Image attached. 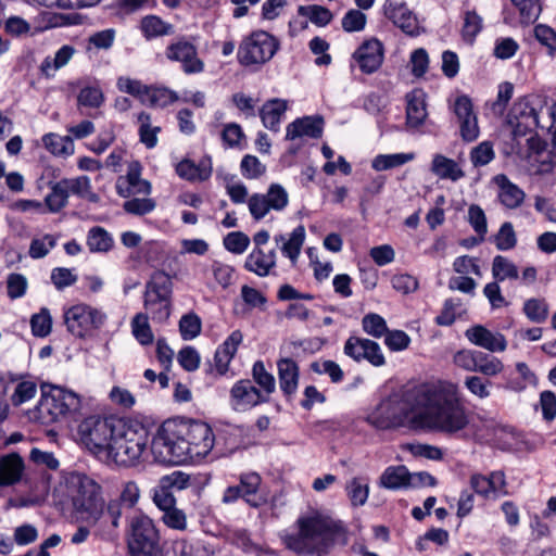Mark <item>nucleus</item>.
Wrapping results in <instances>:
<instances>
[{
	"label": "nucleus",
	"mask_w": 556,
	"mask_h": 556,
	"mask_svg": "<svg viewBox=\"0 0 556 556\" xmlns=\"http://www.w3.org/2000/svg\"><path fill=\"white\" fill-rule=\"evenodd\" d=\"M249 244L250 238L241 231L229 232L224 238L225 248L235 254H242L248 249Z\"/></svg>",
	"instance_id": "62"
},
{
	"label": "nucleus",
	"mask_w": 556,
	"mask_h": 556,
	"mask_svg": "<svg viewBox=\"0 0 556 556\" xmlns=\"http://www.w3.org/2000/svg\"><path fill=\"white\" fill-rule=\"evenodd\" d=\"M493 181L498 188L497 199L503 206L508 210L521 206L526 198V193L521 188L511 182L504 174L496 175Z\"/></svg>",
	"instance_id": "21"
},
{
	"label": "nucleus",
	"mask_w": 556,
	"mask_h": 556,
	"mask_svg": "<svg viewBox=\"0 0 556 556\" xmlns=\"http://www.w3.org/2000/svg\"><path fill=\"white\" fill-rule=\"evenodd\" d=\"M179 331L184 340H192L201 332V319L194 313L184 315L179 320Z\"/></svg>",
	"instance_id": "51"
},
{
	"label": "nucleus",
	"mask_w": 556,
	"mask_h": 556,
	"mask_svg": "<svg viewBox=\"0 0 556 556\" xmlns=\"http://www.w3.org/2000/svg\"><path fill=\"white\" fill-rule=\"evenodd\" d=\"M367 22V16L361 10L351 9L342 17L341 25L346 33L362 31Z\"/></svg>",
	"instance_id": "54"
},
{
	"label": "nucleus",
	"mask_w": 556,
	"mask_h": 556,
	"mask_svg": "<svg viewBox=\"0 0 556 556\" xmlns=\"http://www.w3.org/2000/svg\"><path fill=\"white\" fill-rule=\"evenodd\" d=\"M286 110L287 102L285 100L273 99L267 101L260 112L263 125L270 130L277 131Z\"/></svg>",
	"instance_id": "31"
},
{
	"label": "nucleus",
	"mask_w": 556,
	"mask_h": 556,
	"mask_svg": "<svg viewBox=\"0 0 556 556\" xmlns=\"http://www.w3.org/2000/svg\"><path fill=\"white\" fill-rule=\"evenodd\" d=\"M364 74L377 72L383 63L384 49L381 41L376 38L365 40L352 54Z\"/></svg>",
	"instance_id": "17"
},
{
	"label": "nucleus",
	"mask_w": 556,
	"mask_h": 556,
	"mask_svg": "<svg viewBox=\"0 0 556 556\" xmlns=\"http://www.w3.org/2000/svg\"><path fill=\"white\" fill-rule=\"evenodd\" d=\"M243 336L239 330L231 332L225 342L216 350L214 365L217 374L223 376L227 372L229 364L242 342Z\"/></svg>",
	"instance_id": "23"
},
{
	"label": "nucleus",
	"mask_w": 556,
	"mask_h": 556,
	"mask_svg": "<svg viewBox=\"0 0 556 556\" xmlns=\"http://www.w3.org/2000/svg\"><path fill=\"white\" fill-rule=\"evenodd\" d=\"M87 245L90 252H108L113 247V238L102 227H92L87 235Z\"/></svg>",
	"instance_id": "37"
},
{
	"label": "nucleus",
	"mask_w": 556,
	"mask_h": 556,
	"mask_svg": "<svg viewBox=\"0 0 556 556\" xmlns=\"http://www.w3.org/2000/svg\"><path fill=\"white\" fill-rule=\"evenodd\" d=\"M465 336L472 344L490 352H504L507 348V341L502 333L492 332L481 325L468 328Z\"/></svg>",
	"instance_id": "20"
},
{
	"label": "nucleus",
	"mask_w": 556,
	"mask_h": 556,
	"mask_svg": "<svg viewBox=\"0 0 556 556\" xmlns=\"http://www.w3.org/2000/svg\"><path fill=\"white\" fill-rule=\"evenodd\" d=\"M277 369L280 390L286 396L290 397L298 390L299 366L292 358L285 357L277 362Z\"/></svg>",
	"instance_id": "22"
},
{
	"label": "nucleus",
	"mask_w": 556,
	"mask_h": 556,
	"mask_svg": "<svg viewBox=\"0 0 556 556\" xmlns=\"http://www.w3.org/2000/svg\"><path fill=\"white\" fill-rule=\"evenodd\" d=\"M104 97L100 88L85 87L77 97L78 104L88 108H99L103 103Z\"/></svg>",
	"instance_id": "64"
},
{
	"label": "nucleus",
	"mask_w": 556,
	"mask_h": 556,
	"mask_svg": "<svg viewBox=\"0 0 556 556\" xmlns=\"http://www.w3.org/2000/svg\"><path fill=\"white\" fill-rule=\"evenodd\" d=\"M24 468L23 459L17 454H10L0 460V485H12L22 476Z\"/></svg>",
	"instance_id": "28"
},
{
	"label": "nucleus",
	"mask_w": 556,
	"mask_h": 556,
	"mask_svg": "<svg viewBox=\"0 0 556 556\" xmlns=\"http://www.w3.org/2000/svg\"><path fill=\"white\" fill-rule=\"evenodd\" d=\"M494 243L500 251L511 250L517 244L516 232L513 224L505 222L494 237Z\"/></svg>",
	"instance_id": "48"
},
{
	"label": "nucleus",
	"mask_w": 556,
	"mask_h": 556,
	"mask_svg": "<svg viewBox=\"0 0 556 556\" xmlns=\"http://www.w3.org/2000/svg\"><path fill=\"white\" fill-rule=\"evenodd\" d=\"M139 126L140 141L148 148H154L157 143V134L161 131L159 126L151 125V116L146 112H141L137 117Z\"/></svg>",
	"instance_id": "42"
},
{
	"label": "nucleus",
	"mask_w": 556,
	"mask_h": 556,
	"mask_svg": "<svg viewBox=\"0 0 556 556\" xmlns=\"http://www.w3.org/2000/svg\"><path fill=\"white\" fill-rule=\"evenodd\" d=\"M252 377L253 381L257 383L260 390L264 395H269L276 390V380L275 377L268 372L265 368V365L262 361H257L254 363L252 367Z\"/></svg>",
	"instance_id": "41"
},
{
	"label": "nucleus",
	"mask_w": 556,
	"mask_h": 556,
	"mask_svg": "<svg viewBox=\"0 0 556 556\" xmlns=\"http://www.w3.org/2000/svg\"><path fill=\"white\" fill-rule=\"evenodd\" d=\"M420 408L427 426L447 435L463 437L470 424L458 386L450 381L421 383Z\"/></svg>",
	"instance_id": "2"
},
{
	"label": "nucleus",
	"mask_w": 556,
	"mask_h": 556,
	"mask_svg": "<svg viewBox=\"0 0 556 556\" xmlns=\"http://www.w3.org/2000/svg\"><path fill=\"white\" fill-rule=\"evenodd\" d=\"M406 123L410 127H418L427 118L426 99L421 90H413L406 96Z\"/></svg>",
	"instance_id": "27"
},
{
	"label": "nucleus",
	"mask_w": 556,
	"mask_h": 556,
	"mask_svg": "<svg viewBox=\"0 0 556 556\" xmlns=\"http://www.w3.org/2000/svg\"><path fill=\"white\" fill-rule=\"evenodd\" d=\"M240 169L242 175L248 179H256L265 174L266 166L254 155L243 156Z\"/></svg>",
	"instance_id": "58"
},
{
	"label": "nucleus",
	"mask_w": 556,
	"mask_h": 556,
	"mask_svg": "<svg viewBox=\"0 0 556 556\" xmlns=\"http://www.w3.org/2000/svg\"><path fill=\"white\" fill-rule=\"evenodd\" d=\"M517 121V125L525 127L539 126L538 113L534 108L530 106L527 101L520 100L514 104L510 112V122Z\"/></svg>",
	"instance_id": "36"
},
{
	"label": "nucleus",
	"mask_w": 556,
	"mask_h": 556,
	"mask_svg": "<svg viewBox=\"0 0 556 556\" xmlns=\"http://www.w3.org/2000/svg\"><path fill=\"white\" fill-rule=\"evenodd\" d=\"M116 420L101 416L85 418L78 426V434L83 444L93 453H110V445L115 433Z\"/></svg>",
	"instance_id": "10"
},
{
	"label": "nucleus",
	"mask_w": 556,
	"mask_h": 556,
	"mask_svg": "<svg viewBox=\"0 0 556 556\" xmlns=\"http://www.w3.org/2000/svg\"><path fill=\"white\" fill-rule=\"evenodd\" d=\"M468 220L475 231L480 236V241H482L488 232L486 217L483 210L477 204L470 205L468 208Z\"/></svg>",
	"instance_id": "59"
},
{
	"label": "nucleus",
	"mask_w": 556,
	"mask_h": 556,
	"mask_svg": "<svg viewBox=\"0 0 556 556\" xmlns=\"http://www.w3.org/2000/svg\"><path fill=\"white\" fill-rule=\"evenodd\" d=\"M410 472L405 466L388 467L380 477V484L387 489L409 486Z\"/></svg>",
	"instance_id": "33"
},
{
	"label": "nucleus",
	"mask_w": 556,
	"mask_h": 556,
	"mask_svg": "<svg viewBox=\"0 0 556 556\" xmlns=\"http://www.w3.org/2000/svg\"><path fill=\"white\" fill-rule=\"evenodd\" d=\"M344 353L356 362L366 359L376 367H380L386 363L380 345L369 339L350 337L345 341Z\"/></svg>",
	"instance_id": "16"
},
{
	"label": "nucleus",
	"mask_w": 556,
	"mask_h": 556,
	"mask_svg": "<svg viewBox=\"0 0 556 556\" xmlns=\"http://www.w3.org/2000/svg\"><path fill=\"white\" fill-rule=\"evenodd\" d=\"M45 147L54 155L66 156L74 152L73 139L68 136L47 134L42 137Z\"/></svg>",
	"instance_id": "35"
},
{
	"label": "nucleus",
	"mask_w": 556,
	"mask_h": 556,
	"mask_svg": "<svg viewBox=\"0 0 556 556\" xmlns=\"http://www.w3.org/2000/svg\"><path fill=\"white\" fill-rule=\"evenodd\" d=\"M277 50L278 42L273 36L266 31H256L240 43L237 56L244 66L261 65L268 62Z\"/></svg>",
	"instance_id": "11"
},
{
	"label": "nucleus",
	"mask_w": 556,
	"mask_h": 556,
	"mask_svg": "<svg viewBox=\"0 0 556 556\" xmlns=\"http://www.w3.org/2000/svg\"><path fill=\"white\" fill-rule=\"evenodd\" d=\"M305 240V228L304 226L300 225L296 228L293 229V231L290 235V238L288 240L285 239V236L279 235L275 237V241L282 242L281 245V252L285 256L289 257L292 263H295L302 245Z\"/></svg>",
	"instance_id": "29"
},
{
	"label": "nucleus",
	"mask_w": 556,
	"mask_h": 556,
	"mask_svg": "<svg viewBox=\"0 0 556 556\" xmlns=\"http://www.w3.org/2000/svg\"><path fill=\"white\" fill-rule=\"evenodd\" d=\"M66 488L77 518L96 525L105 511L101 485L85 473L72 472L66 477Z\"/></svg>",
	"instance_id": "5"
},
{
	"label": "nucleus",
	"mask_w": 556,
	"mask_h": 556,
	"mask_svg": "<svg viewBox=\"0 0 556 556\" xmlns=\"http://www.w3.org/2000/svg\"><path fill=\"white\" fill-rule=\"evenodd\" d=\"M523 313L533 323H543L548 316V305L542 299H529L523 304Z\"/></svg>",
	"instance_id": "47"
},
{
	"label": "nucleus",
	"mask_w": 556,
	"mask_h": 556,
	"mask_svg": "<svg viewBox=\"0 0 556 556\" xmlns=\"http://www.w3.org/2000/svg\"><path fill=\"white\" fill-rule=\"evenodd\" d=\"M105 320V313L87 304L74 305L64 313L67 330L77 338L90 336L92 331L100 329Z\"/></svg>",
	"instance_id": "12"
},
{
	"label": "nucleus",
	"mask_w": 556,
	"mask_h": 556,
	"mask_svg": "<svg viewBox=\"0 0 556 556\" xmlns=\"http://www.w3.org/2000/svg\"><path fill=\"white\" fill-rule=\"evenodd\" d=\"M346 492L353 506H363L368 498L369 488L362 478H353L346 484Z\"/></svg>",
	"instance_id": "46"
},
{
	"label": "nucleus",
	"mask_w": 556,
	"mask_h": 556,
	"mask_svg": "<svg viewBox=\"0 0 556 556\" xmlns=\"http://www.w3.org/2000/svg\"><path fill=\"white\" fill-rule=\"evenodd\" d=\"M420 394L421 384L391 394L366 416V421L378 430L400 428L420 408Z\"/></svg>",
	"instance_id": "4"
},
{
	"label": "nucleus",
	"mask_w": 556,
	"mask_h": 556,
	"mask_svg": "<svg viewBox=\"0 0 556 556\" xmlns=\"http://www.w3.org/2000/svg\"><path fill=\"white\" fill-rule=\"evenodd\" d=\"M492 275L497 281H504L506 279H517L518 268L507 257L496 255L492 263Z\"/></svg>",
	"instance_id": "43"
},
{
	"label": "nucleus",
	"mask_w": 556,
	"mask_h": 556,
	"mask_svg": "<svg viewBox=\"0 0 556 556\" xmlns=\"http://www.w3.org/2000/svg\"><path fill=\"white\" fill-rule=\"evenodd\" d=\"M431 170L438 177L453 181H457L465 176V173L454 160L442 154H435L433 156Z\"/></svg>",
	"instance_id": "30"
},
{
	"label": "nucleus",
	"mask_w": 556,
	"mask_h": 556,
	"mask_svg": "<svg viewBox=\"0 0 556 556\" xmlns=\"http://www.w3.org/2000/svg\"><path fill=\"white\" fill-rule=\"evenodd\" d=\"M128 546L132 556H160V536L151 518L142 514L131 518Z\"/></svg>",
	"instance_id": "9"
},
{
	"label": "nucleus",
	"mask_w": 556,
	"mask_h": 556,
	"mask_svg": "<svg viewBox=\"0 0 556 556\" xmlns=\"http://www.w3.org/2000/svg\"><path fill=\"white\" fill-rule=\"evenodd\" d=\"M363 329L369 336L375 338H381L389 330L386 320L378 314H367L362 320Z\"/></svg>",
	"instance_id": "55"
},
{
	"label": "nucleus",
	"mask_w": 556,
	"mask_h": 556,
	"mask_svg": "<svg viewBox=\"0 0 556 556\" xmlns=\"http://www.w3.org/2000/svg\"><path fill=\"white\" fill-rule=\"evenodd\" d=\"M149 443L148 429L138 421L116 420L115 433L110 445V453L114 462L128 467L141 459Z\"/></svg>",
	"instance_id": "6"
},
{
	"label": "nucleus",
	"mask_w": 556,
	"mask_h": 556,
	"mask_svg": "<svg viewBox=\"0 0 556 556\" xmlns=\"http://www.w3.org/2000/svg\"><path fill=\"white\" fill-rule=\"evenodd\" d=\"M535 39L546 48L547 54L554 56L556 53V31L545 24H538L534 27Z\"/></svg>",
	"instance_id": "50"
},
{
	"label": "nucleus",
	"mask_w": 556,
	"mask_h": 556,
	"mask_svg": "<svg viewBox=\"0 0 556 556\" xmlns=\"http://www.w3.org/2000/svg\"><path fill=\"white\" fill-rule=\"evenodd\" d=\"M56 244V239L52 235H46L41 239H34L29 247V256L31 258H41L46 256Z\"/></svg>",
	"instance_id": "63"
},
{
	"label": "nucleus",
	"mask_w": 556,
	"mask_h": 556,
	"mask_svg": "<svg viewBox=\"0 0 556 556\" xmlns=\"http://www.w3.org/2000/svg\"><path fill=\"white\" fill-rule=\"evenodd\" d=\"M79 408V395L58 386H52L48 392L43 391L38 405L39 415L47 422L58 421Z\"/></svg>",
	"instance_id": "8"
},
{
	"label": "nucleus",
	"mask_w": 556,
	"mask_h": 556,
	"mask_svg": "<svg viewBox=\"0 0 556 556\" xmlns=\"http://www.w3.org/2000/svg\"><path fill=\"white\" fill-rule=\"evenodd\" d=\"M453 111L460 125V136L465 141H473L479 136L477 116L473 113L472 102L467 96L456 98Z\"/></svg>",
	"instance_id": "19"
},
{
	"label": "nucleus",
	"mask_w": 556,
	"mask_h": 556,
	"mask_svg": "<svg viewBox=\"0 0 556 556\" xmlns=\"http://www.w3.org/2000/svg\"><path fill=\"white\" fill-rule=\"evenodd\" d=\"M384 15L409 36L419 35V24L416 16L403 0H387Z\"/></svg>",
	"instance_id": "18"
},
{
	"label": "nucleus",
	"mask_w": 556,
	"mask_h": 556,
	"mask_svg": "<svg viewBox=\"0 0 556 556\" xmlns=\"http://www.w3.org/2000/svg\"><path fill=\"white\" fill-rule=\"evenodd\" d=\"M289 202L288 192L279 184H271L266 193H254L248 200L250 214L261 220L270 211H282Z\"/></svg>",
	"instance_id": "13"
},
{
	"label": "nucleus",
	"mask_w": 556,
	"mask_h": 556,
	"mask_svg": "<svg viewBox=\"0 0 556 556\" xmlns=\"http://www.w3.org/2000/svg\"><path fill=\"white\" fill-rule=\"evenodd\" d=\"M62 186L66 189V194H74L85 198L90 193V179L87 176H79L76 178L61 179Z\"/></svg>",
	"instance_id": "53"
},
{
	"label": "nucleus",
	"mask_w": 556,
	"mask_h": 556,
	"mask_svg": "<svg viewBox=\"0 0 556 556\" xmlns=\"http://www.w3.org/2000/svg\"><path fill=\"white\" fill-rule=\"evenodd\" d=\"M266 402L268 396L264 395L252 380L241 379L230 390V405L236 412H247Z\"/></svg>",
	"instance_id": "15"
},
{
	"label": "nucleus",
	"mask_w": 556,
	"mask_h": 556,
	"mask_svg": "<svg viewBox=\"0 0 556 556\" xmlns=\"http://www.w3.org/2000/svg\"><path fill=\"white\" fill-rule=\"evenodd\" d=\"M482 29V18L475 11H467L464 17L463 37L472 42Z\"/></svg>",
	"instance_id": "60"
},
{
	"label": "nucleus",
	"mask_w": 556,
	"mask_h": 556,
	"mask_svg": "<svg viewBox=\"0 0 556 556\" xmlns=\"http://www.w3.org/2000/svg\"><path fill=\"white\" fill-rule=\"evenodd\" d=\"M479 355L477 357L476 371L481 372L485 376H496L502 372L504 366L503 363L494 357L479 351Z\"/></svg>",
	"instance_id": "52"
},
{
	"label": "nucleus",
	"mask_w": 556,
	"mask_h": 556,
	"mask_svg": "<svg viewBox=\"0 0 556 556\" xmlns=\"http://www.w3.org/2000/svg\"><path fill=\"white\" fill-rule=\"evenodd\" d=\"M311 369L316 374H326L330 377L333 383H338L343 379V370L341 367L333 361H317L311 364Z\"/></svg>",
	"instance_id": "57"
},
{
	"label": "nucleus",
	"mask_w": 556,
	"mask_h": 556,
	"mask_svg": "<svg viewBox=\"0 0 556 556\" xmlns=\"http://www.w3.org/2000/svg\"><path fill=\"white\" fill-rule=\"evenodd\" d=\"M75 49L72 46H63L61 47L54 54V56H46L40 65L41 74L51 78L54 76V73L65 66L72 56L74 55Z\"/></svg>",
	"instance_id": "32"
},
{
	"label": "nucleus",
	"mask_w": 556,
	"mask_h": 556,
	"mask_svg": "<svg viewBox=\"0 0 556 556\" xmlns=\"http://www.w3.org/2000/svg\"><path fill=\"white\" fill-rule=\"evenodd\" d=\"M165 54L168 60L179 62L186 74H198L204 70V63L198 58L197 47L184 38L172 42Z\"/></svg>",
	"instance_id": "14"
},
{
	"label": "nucleus",
	"mask_w": 556,
	"mask_h": 556,
	"mask_svg": "<svg viewBox=\"0 0 556 556\" xmlns=\"http://www.w3.org/2000/svg\"><path fill=\"white\" fill-rule=\"evenodd\" d=\"M31 331L35 337H47L51 332L52 318L47 308H41L39 313L30 318Z\"/></svg>",
	"instance_id": "49"
},
{
	"label": "nucleus",
	"mask_w": 556,
	"mask_h": 556,
	"mask_svg": "<svg viewBox=\"0 0 556 556\" xmlns=\"http://www.w3.org/2000/svg\"><path fill=\"white\" fill-rule=\"evenodd\" d=\"M520 13V21L525 24L534 22L541 12L538 0H511Z\"/></svg>",
	"instance_id": "56"
},
{
	"label": "nucleus",
	"mask_w": 556,
	"mask_h": 556,
	"mask_svg": "<svg viewBox=\"0 0 556 556\" xmlns=\"http://www.w3.org/2000/svg\"><path fill=\"white\" fill-rule=\"evenodd\" d=\"M415 159L414 153H394V154H379L371 163L375 170H388L394 167L402 166Z\"/></svg>",
	"instance_id": "38"
},
{
	"label": "nucleus",
	"mask_w": 556,
	"mask_h": 556,
	"mask_svg": "<svg viewBox=\"0 0 556 556\" xmlns=\"http://www.w3.org/2000/svg\"><path fill=\"white\" fill-rule=\"evenodd\" d=\"M68 197L66 189L62 186L61 180L51 184V191L45 199L46 206L49 212L58 213L67 204Z\"/></svg>",
	"instance_id": "45"
},
{
	"label": "nucleus",
	"mask_w": 556,
	"mask_h": 556,
	"mask_svg": "<svg viewBox=\"0 0 556 556\" xmlns=\"http://www.w3.org/2000/svg\"><path fill=\"white\" fill-rule=\"evenodd\" d=\"M178 100L176 92L167 88H156L147 86L146 91L142 96L141 103L152 108H164Z\"/></svg>",
	"instance_id": "34"
},
{
	"label": "nucleus",
	"mask_w": 556,
	"mask_h": 556,
	"mask_svg": "<svg viewBox=\"0 0 556 556\" xmlns=\"http://www.w3.org/2000/svg\"><path fill=\"white\" fill-rule=\"evenodd\" d=\"M276 266V252L270 250L265 253L261 248H255L247 257L244 268L260 277L269 275Z\"/></svg>",
	"instance_id": "26"
},
{
	"label": "nucleus",
	"mask_w": 556,
	"mask_h": 556,
	"mask_svg": "<svg viewBox=\"0 0 556 556\" xmlns=\"http://www.w3.org/2000/svg\"><path fill=\"white\" fill-rule=\"evenodd\" d=\"M298 13L317 26H326L332 20V14L328 9L316 4L301 5Z\"/></svg>",
	"instance_id": "44"
},
{
	"label": "nucleus",
	"mask_w": 556,
	"mask_h": 556,
	"mask_svg": "<svg viewBox=\"0 0 556 556\" xmlns=\"http://www.w3.org/2000/svg\"><path fill=\"white\" fill-rule=\"evenodd\" d=\"M299 532L285 536L286 546L304 555L324 556L329 553L339 527L330 517L318 511L302 516L296 521Z\"/></svg>",
	"instance_id": "3"
},
{
	"label": "nucleus",
	"mask_w": 556,
	"mask_h": 556,
	"mask_svg": "<svg viewBox=\"0 0 556 556\" xmlns=\"http://www.w3.org/2000/svg\"><path fill=\"white\" fill-rule=\"evenodd\" d=\"M323 134V118L305 116L298 118L287 127L286 139L295 140L296 138L309 137L319 138Z\"/></svg>",
	"instance_id": "24"
},
{
	"label": "nucleus",
	"mask_w": 556,
	"mask_h": 556,
	"mask_svg": "<svg viewBox=\"0 0 556 556\" xmlns=\"http://www.w3.org/2000/svg\"><path fill=\"white\" fill-rule=\"evenodd\" d=\"M214 446L210 426L201 421L167 420L151 442L154 460L164 465H179L205 457Z\"/></svg>",
	"instance_id": "1"
},
{
	"label": "nucleus",
	"mask_w": 556,
	"mask_h": 556,
	"mask_svg": "<svg viewBox=\"0 0 556 556\" xmlns=\"http://www.w3.org/2000/svg\"><path fill=\"white\" fill-rule=\"evenodd\" d=\"M148 319V314L138 313L131 320V332L136 340L142 345H150L154 340Z\"/></svg>",
	"instance_id": "39"
},
{
	"label": "nucleus",
	"mask_w": 556,
	"mask_h": 556,
	"mask_svg": "<svg viewBox=\"0 0 556 556\" xmlns=\"http://www.w3.org/2000/svg\"><path fill=\"white\" fill-rule=\"evenodd\" d=\"M141 30L146 38L170 35L173 34V25L164 22L159 16L149 15L141 21Z\"/></svg>",
	"instance_id": "40"
},
{
	"label": "nucleus",
	"mask_w": 556,
	"mask_h": 556,
	"mask_svg": "<svg viewBox=\"0 0 556 556\" xmlns=\"http://www.w3.org/2000/svg\"><path fill=\"white\" fill-rule=\"evenodd\" d=\"M173 282L169 275L155 271L146 286L144 308L154 321L163 323L170 315Z\"/></svg>",
	"instance_id": "7"
},
{
	"label": "nucleus",
	"mask_w": 556,
	"mask_h": 556,
	"mask_svg": "<svg viewBox=\"0 0 556 556\" xmlns=\"http://www.w3.org/2000/svg\"><path fill=\"white\" fill-rule=\"evenodd\" d=\"M261 483L262 478L258 473L247 472L240 476L239 483L236 484L243 493L245 503L253 508H258L267 502L266 497L258 493Z\"/></svg>",
	"instance_id": "25"
},
{
	"label": "nucleus",
	"mask_w": 556,
	"mask_h": 556,
	"mask_svg": "<svg viewBox=\"0 0 556 556\" xmlns=\"http://www.w3.org/2000/svg\"><path fill=\"white\" fill-rule=\"evenodd\" d=\"M123 208L128 214L142 216L155 208V201L150 198H134L131 200L126 201L123 204Z\"/></svg>",
	"instance_id": "61"
}]
</instances>
